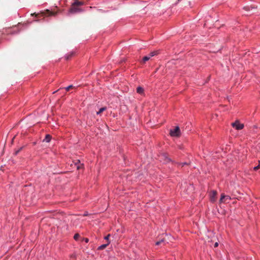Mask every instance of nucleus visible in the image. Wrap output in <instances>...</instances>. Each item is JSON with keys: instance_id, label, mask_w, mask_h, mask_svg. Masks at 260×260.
<instances>
[{"instance_id": "6", "label": "nucleus", "mask_w": 260, "mask_h": 260, "mask_svg": "<svg viewBox=\"0 0 260 260\" xmlns=\"http://www.w3.org/2000/svg\"><path fill=\"white\" fill-rule=\"evenodd\" d=\"M217 192L216 190H212L210 192V200L212 203H214L216 200Z\"/></svg>"}, {"instance_id": "4", "label": "nucleus", "mask_w": 260, "mask_h": 260, "mask_svg": "<svg viewBox=\"0 0 260 260\" xmlns=\"http://www.w3.org/2000/svg\"><path fill=\"white\" fill-rule=\"evenodd\" d=\"M170 134L172 137H179L180 135L179 126H176L174 129H171Z\"/></svg>"}, {"instance_id": "27", "label": "nucleus", "mask_w": 260, "mask_h": 260, "mask_svg": "<svg viewBox=\"0 0 260 260\" xmlns=\"http://www.w3.org/2000/svg\"><path fill=\"white\" fill-rule=\"evenodd\" d=\"M34 21H39V20H38V19H36V20H34Z\"/></svg>"}, {"instance_id": "10", "label": "nucleus", "mask_w": 260, "mask_h": 260, "mask_svg": "<svg viewBox=\"0 0 260 260\" xmlns=\"http://www.w3.org/2000/svg\"><path fill=\"white\" fill-rule=\"evenodd\" d=\"M158 53H159V51L158 50L153 51L149 53L148 56H150V58H151V57H153L155 55H157Z\"/></svg>"}, {"instance_id": "22", "label": "nucleus", "mask_w": 260, "mask_h": 260, "mask_svg": "<svg viewBox=\"0 0 260 260\" xmlns=\"http://www.w3.org/2000/svg\"><path fill=\"white\" fill-rule=\"evenodd\" d=\"M109 237H110V235H107V236H106V237H105V239L106 240H109Z\"/></svg>"}, {"instance_id": "24", "label": "nucleus", "mask_w": 260, "mask_h": 260, "mask_svg": "<svg viewBox=\"0 0 260 260\" xmlns=\"http://www.w3.org/2000/svg\"><path fill=\"white\" fill-rule=\"evenodd\" d=\"M88 215V212H85L83 215L84 216H87Z\"/></svg>"}, {"instance_id": "26", "label": "nucleus", "mask_w": 260, "mask_h": 260, "mask_svg": "<svg viewBox=\"0 0 260 260\" xmlns=\"http://www.w3.org/2000/svg\"><path fill=\"white\" fill-rule=\"evenodd\" d=\"M72 54H71V55H70V56H68V57H67V59H69V58H70V57H71V56H72Z\"/></svg>"}, {"instance_id": "21", "label": "nucleus", "mask_w": 260, "mask_h": 260, "mask_svg": "<svg viewBox=\"0 0 260 260\" xmlns=\"http://www.w3.org/2000/svg\"><path fill=\"white\" fill-rule=\"evenodd\" d=\"M164 241L163 240H161L160 241H157V242H156L155 244L156 245H159L162 242H163Z\"/></svg>"}, {"instance_id": "2", "label": "nucleus", "mask_w": 260, "mask_h": 260, "mask_svg": "<svg viewBox=\"0 0 260 260\" xmlns=\"http://www.w3.org/2000/svg\"><path fill=\"white\" fill-rule=\"evenodd\" d=\"M57 13V12H55L54 11H50L48 9L45 10L44 11H41L40 13L37 14L34 13L31 14L32 16H35V17L37 19H39L41 18H44L46 17L51 16H55Z\"/></svg>"}, {"instance_id": "9", "label": "nucleus", "mask_w": 260, "mask_h": 260, "mask_svg": "<svg viewBox=\"0 0 260 260\" xmlns=\"http://www.w3.org/2000/svg\"><path fill=\"white\" fill-rule=\"evenodd\" d=\"M137 92L140 94H143L144 93V89L142 87L139 86L137 88Z\"/></svg>"}, {"instance_id": "1", "label": "nucleus", "mask_w": 260, "mask_h": 260, "mask_svg": "<svg viewBox=\"0 0 260 260\" xmlns=\"http://www.w3.org/2000/svg\"><path fill=\"white\" fill-rule=\"evenodd\" d=\"M85 3L83 1H79L76 0L72 5L68 11V15L71 14H75L81 13L85 11L84 9L82 8V6L84 5Z\"/></svg>"}, {"instance_id": "13", "label": "nucleus", "mask_w": 260, "mask_h": 260, "mask_svg": "<svg viewBox=\"0 0 260 260\" xmlns=\"http://www.w3.org/2000/svg\"><path fill=\"white\" fill-rule=\"evenodd\" d=\"M176 164L178 166H181V167H183L185 165H188V164H187V162H176Z\"/></svg>"}, {"instance_id": "8", "label": "nucleus", "mask_w": 260, "mask_h": 260, "mask_svg": "<svg viewBox=\"0 0 260 260\" xmlns=\"http://www.w3.org/2000/svg\"><path fill=\"white\" fill-rule=\"evenodd\" d=\"M52 137L51 135L47 134L46 135L45 139L43 140V141L46 142H50L51 140Z\"/></svg>"}, {"instance_id": "12", "label": "nucleus", "mask_w": 260, "mask_h": 260, "mask_svg": "<svg viewBox=\"0 0 260 260\" xmlns=\"http://www.w3.org/2000/svg\"><path fill=\"white\" fill-rule=\"evenodd\" d=\"M150 56H145L144 57H143V59H142V63H145L147 61L149 60L150 59Z\"/></svg>"}, {"instance_id": "15", "label": "nucleus", "mask_w": 260, "mask_h": 260, "mask_svg": "<svg viewBox=\"0 0 260 260\" xmlns=\"http://www.w3.org/2000/svg\"><path fill=\"white\" fill-rule=\"evenodd\" d=\"M83 166H84V165L83 164H80V165H78V166H77V169L80 170V169H83Z\"/></svg>"}, {"instance_id": "25", "label": "nucleus", "mask_w": 260, "mask_h": 260, "mask_svg": "<svg viewBox=\"0 0 260 260\" xmlns=\"http://www.w3.org/2000/svg\"><path fill=\"white\" fill-rule=\"evenodd\" d=\"M85 242H86V243L88 242V241H89L88 239L86 238V239H85Z\"/></svg>"}, {"instance_id": "5", "label": "nucleus", "mask_w": 260, "mask_h": 260, "mask_svg": "<svg viewBox=\"0 0 260 260\" xmlns=\"http://www.w3.org/2000/svg\"><path fill=\"white\" fill-rule=\"evenodd\" d=\"M231 200V198L229 196H226L224 193H221L220 196V199L219 200L220 203H225L226 201H230Z\"/></svg>"}, {"instance_id": "18", "label": "nucleus", "mask_w": 260, "mask_h": 260, "mask_svg": "<svg viewBox=\"0 0 260 260\" xmlns=\"http://www.w3.org/2000/svg\"><path fill=\"white\" fill-rule=\"evenodd\" d=\"M79 237V235L78 234H76L74 236V239L75 240H77L78 239V238Z\"/></svg>"}, {"instance_id": "11", "label": "nucleus", "mask_w": 260, "mask_h": 260, "mask_svg": "<svg viewBox=\"0 0 260 260\" xmlns=\"http://www.w3.org/2000/svg\"><path fill=\"white\" fill-rule=\"evenodd\" d=\"M110 242H109L107 244H103L101 246H100L98 248V250H103L105 248H106L107 247V246L109 244Z\"/></svg>"}, {"instance_id": "16", "label": "nucleus", "mask_w": 260, "mask_h": 260, "mask_svg": "<svg viewBox=\"0 0 260 260\" xmlns=\"http://www.w3.org/2000/svg\"><path fill=\"white\" fill-rule=\"evenodd\" d=\"M74 88V87H73V85H70V86H68V87H67L66 88V91H69V90H70V89H72V88Z\"/></svg>"}, {"instance_id": "19", "label": "nucleus", "mask_w": 260, "mask_h": 260, "mask_svg": "<svg viewBox=\"0 0 260 260\" xmlns=\"http://www.w3.org/2000/svg\"><path fill=\"white\" fill-rule=\"evenodd\" d=\"M74 164H75V165H76V166H77L78 165H80V160H79V159L77 160L75 162H74Z\"/></svg>"}, {"instance_id": "20", "label": "nucleus", "mask_w": 260, "mask_h": 260, "mask_svg": "<svg viewBox=\"0 0 260 260\" xmlns=\"http://www.w3.org/2000/svg\"><path fill=\"white\" fill-rule=\"evenodd\" d=\"M259 168H260V164H259L258 166H257L256 167H254L253 168V170L254 171H256V170H258Z\"/></svg>"}, {"instance_id": "7", "label": "nucleus", "mask_w": 260, "mask_h": 260, "mask_svg": "<svg viewBox=\"0 0 260 260\" xmlns=\"http://www.w3.org/2000/svg\"><path fill=\"white\" fill-rule=\"evenodd\" d=\"M232 125L237 130L242 129L244 126L243 124L240 123L238 121L232 123Z\"/></svg>"}, {"instance_id": "17", "label": "nucleus", "mask_w": 260, "mask_h": 260, "mask_svg": "<svg viewBox=\"0 0 260 260\" xmlns=\"http://www.w3.org/2000/svg\"><path fill=\"white\" fill-rule=\"evenodd\" d=\"M165 161L166 162H170L172 161V160L171 159V158L168 157L167 156H166Z\"/></svg>"}, {"instance_id": "14", "label": "nucleus", "mask_w": 260, "mask_h": 260, "mask_svg": "<svg viewBox=\"0 0 260 260\" xmlns=\"http://www.w3.org/2000/svg\"><path fill=\"white\" fill-rule=\"evenodd\" d=\"M106 110V107H103V108H100L99 111L98 112H97V114H100V113H101L102 112H103V111H104Z\"/></svg>"}, {"instance_id": "3", "label": "nucleus", "mask_w": 260, "mask_h": 260, "mask_svg": "<svg viewBox=\"0 0 260 260\" xmlns=\"http://www.w3.org/2000/svg\"><path fill=\"white\" fill-rule=\"evenodd\" d=\"M18 28L16 26L3 29L2 35H14L19 32Z\"/></svg>"}, {"instance_id": "23", "label": "nucleus", "mask_w": 260, "mask_h": 260, "mask_svg": "<svg viewBox=\"0 0 260 260\" xmlns=\"http://www.w3.org/2000/svg\"><path fill=\"white\" fill-rule=\"evenodd\" d=\"M218 242H216V243L214 244V247H218Z\"/></svg>"}]
</instances>
